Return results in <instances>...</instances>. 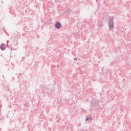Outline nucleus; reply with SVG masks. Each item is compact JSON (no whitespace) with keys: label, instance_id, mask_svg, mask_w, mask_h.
I'll use <instances>...</instances> for the list:
<instances>
[{"label":"nucleus","instance_id":"f257e3e1","mask_svg":"<svg viewBox=\"0 0 131 131\" xmlns=\"http://www.w3.org/2000/svg\"><path fill=\"white\" fill-rule=\"evenodd\" d=\"M113 20H114V17H111L110 19V21L108 23L110 29H113L114 28V24L113 23Z\"/></svg>","mask_w":131,"mask_h":131},{"label":"nucleus","instance_id":"f03ea898","mask_svg":"<svg viewBox=\"0 0 131 131\" xmlns=\"http://www.w3.org/2000/svg\"><path fill=\"white\" fill-rule=\"evenodd\" d=\"M60 27L61 23L60 22L57 21L56 24L55 25V28H56V29H60Z\"/></svg>","mask_w":131,"mask_h":131},{"label":"nucleus","instance_id":"7ed1b4c3","mask_svg":"<svg viewBox=\"0 0 131 131\" xmlns=\"http://www.w3.org/2000/svg\"><path fill=\"white\" fill-rule=\"evenodd\" d=\"M0 49L2 51H5L6 50V45L3 43L0 46Z\"/></svg>","mask_w":131,"mask_h":131},{"label":"nucleus","instance_id":"20e7f679","mask_svg":"<svg viewBox=\"0 0 131 131\" xmlns=\"http://www.w3.org/2000/svg\"><path fill=\"white\" fill-rule=\"evenodd\" d=\"M72 11L71 9H68L66 11V13L69 14L70 13H71Z\"/></svg>","mask_w":131,"mask_h":131},{"label":"nucleus","instance_id":"39448f33","mask_svg":"<svg viewBox=\"0 0 131 131\" xmlns=\"http://www.w3.org/2000/svg\"><path fill=\"white\" fill-rule=\"evenodd\" d=\"M89 119H90V118H87L85 120V121H88V120H89Z\"/></svg>","mask_w":131,"mask_h":131},{"label":"nucleus","instance_id":"423d86ee","mask_svg":"<svg viewBox=\"0 0 131 131\" xmlns=\"http://www.w3.org/2000/svg\"><path fill=\"white\" fill-rule=\"evenodd\" d=\"M90 119L91 120H93V119H92L91 117L90 118Z\"/></svg>","mask_w":131,"mask_h":131},{"label":"nucleus","instance_id":"0eeeda50","mask_svg":"<svg viewBox=\"0 0 131 131\" xmlns=\"http://www.w3.org/2000/svg\"><path fill=\"white\" fill-rule=\"evenodd\" d=\"M74 60H77V58H74Z\"/></svg>","mask_w":131,"mask_h":131},{"label":"nucleus","instance_id":"6e6552de","mask_svg":"<svg viewBox=\"0 0 131 131\" xmlns=\"http://www.w3.org/2000/svg\"><path fill=\"white\" fill-rule=\"evenodd\" d=\"M104 48H105V47H102V49H104Z\"/></svg>","mask_w":131,"mask_h":131},{"label":"nucleus","instance_id":"1a4fd4ad","mask_svg":"<svg viewBox=\"0 0 131 131\" xmlns=\"http://www.w3.org/2000/svg\"><path fill=\"white\" fill-rule=\"evenodd\" d=\"M96 2H98V0H96Z\"/></svg>","mask_w":131,"mask_h":131}]
</instances>
